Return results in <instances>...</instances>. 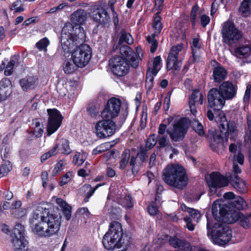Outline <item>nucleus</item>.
<instances>
[{
  "mask_svg": "<svg viewBox=\"0 0 251 251\" xmlns=\"http://www.w3.org/2000/svg\"><path fill=\"white\" fill-rule=\"evenodd\" d=\"M236 197L233 193L229 192L225 193L224 198L215 201L212 205V212L215 219L227 224H232L239 218V213L235 210H230V212H226L227 209H230L229 207Z\"/></svg>",
  "mask_w": 251,
  "mask_h": 251,
  "instance_id": "nucleus-3",
  "label": "nucleus"
},
{
  "mask_svg": "<svg viewBox=\"0 0 251 251\" xmlns=\"http://www.w3.org/2000/svg\"><path fill=\"white\" fill-rule=\"evenodd\" d=\"M208 106L216 110H221L225 105L226 100L218 89L213 88L208 93Z\"/></svg>",
  "mask_w": 251,
  "mask_h": 251,
  "instance_id": "nucleus-15",
  "label": "nucleus"
},
{
  "mask_svg": "<svg viewBox=\"0 0 251 251\" xmlns=\"http://www.w3.org/2000/svg\"><path fill=\"white\" fill-rule=\"evenodd\" d=\"M233 187L241 193L247 191V186L245 182L238 176H235L234 179L231 181Z\"/></svg>",
  "mask_w": 251,
  "mask_h": 251,
  "instance_id": "nucleus-33",
  "label": "nucleus"
},
{
  "mask_svg": "<svg viewBox=\"0 0 251 251\" xmlns=\"http://www.w3.org/2000/svg\"><path fill=\"white\" fill-rule=\"evenodd\" d=\"M239 12L244 17H247L251 13V3L249 0H244L239 8Z\"/></svg>",
  "mask_w": 251,
  "mask_h": 251,
  "instance_id": "nucleus-35",
  "label": "nucleus"
},
{
  "mask_svg": "<svg viewBox=\"0 0 251 251\" xmlns=\"http://www.w3.org/2000/svg\"><path fill=\"white\" fill-rule=\"evenodd\" d=\"M224 6L223 0H215L211 6V15H214L220 6Z\"/></svg>",
  "mask_w": 251,
  "mask_h": 251,
  "instance_id": "nucleus-58",
  "label": "nucleus"
},
{
  "mask_svg": "<svg viewBox=\"0 0 251 251\" xmlns=\"http://www.w3.org/2000/svg\"><path fill=\"white\" fill-rule=\"evenodd\" d=\"M203 95L201 91L195 90L189 97V106L191 112L194 115L197 113V107L201 105L203 101Z\"/></svg>",
  "mask_w": 251,
  "mask_h": 251,
  "instance_id": "nucleus-18",
  "label": "nucleus"
},
{
  "mask_svg": "<svg viewBox=\"0 0 251 251\" xmlns=\"http://www.w3.org/2000/svg\"><path fill=\"white\" fill-rule=\"evenodd\" d=\"M60 150L62 153L65 154H69L72 152L69 142L67 140H61V145L60 148Z\"/></svg>",
  "mask_w": 251,
  "mask_h": 251,
  "instance_id": "nucleus-49",
  "label": "nucleus"
},
{
  "mask_svg": "<svg viewBox=\"0 0 251 251\" xmlns=\"http://www.w3.org/2000/svg\"><path fill=\"white\" fill-rule=\"evenodd\" d=\"M221 33L224 42L229 46H232L241 40L243 37L242 32L235 27L234 23L230 21H226L223 24Z\"/></svg>",
  "mask_w": 251,
  "mask_h": 251,
  "instance_id": "nucleus-8",
  "label": "nucleus"
},
{
  "mask_svg": "<svg viewBox=\"0 0 251 251\" xmlns=\"http://www.w3.org/2000/svg\"><path fill=\"white\" fill-rule=\"evenodd\" d=\"M15 63L14 60H11L6 65L4 71V75L6 76L10 75L12 74Z\"/></svg>",
  "mask_w": 251,
  "mask_h": 251,
  "instance_id": "nucleus-62",
  "label": "nucleus"
},
{
  "mask_svg": "<svg viewBox=\"0 0 251 251\" xmlns=\"http://www.w3.org/2000/svg\"><path fill=\"white\" fill-rule=\"evenodd\" d=\"M121 107V100L119 99L112 98L107 101V104L101 113L103 119H111L116 117L119 113Z\"/></svg>",
  "mask_w": 251,
  "mask_h": 251,
  "instance_id": "nucleus-14",
  "label": "nucleus"
},
{
  "mask_svg": "<svg viewBox=\"0 0 251 251\" xmlns=\"http://www.w3.org/2000/svg\"><path fill=\"white\" fill-rule=\"evenodd\" d=\"M113 144H112L111 143L106 142L100 145L96 148L94 149L92 153L93 154L97 155L104 152L108 150H110L111 148L113 147Z\"/></svg>",
  "mask_w": 251,
  "mask_h": 251,
  "instance_id": "nucleus-41",
  "label": "nucleus"
},
{
  "mask_svg": "<svg viewBox=\"0 0 251 251\" xmlns=\"http://www.w3.org/2000/svg\"><path fill=\"white\" fill-rule=\"evenodd\" d=\"M134 51L127 46H122L120 48V52L124 57L127 58Z\"/></svg>",
  "mask_w": 251,
  "mask_h": 251,
  "instance_id": "nucleus-53",
  "label": "nucleus"
},
{
  "mask_svg": "<svg viewBox=\"0 0 251 251\" xmlns=\"http://www.w3.org/2000/svg\"><path fill=\"white\" fill-rule=\"evenodd\" d=\"M73 175L72 172H67L62 178L60 181V185L62 186L69 182L73 177Z\"/></svg>",
  "mask_w": 251,
  "mask_h": 251,
  "instance_id": "nucleus-59",
  "label": "nucleus"
},
{
  "mask_svg": "<svg viewBox=\"0 0 251 251\" xmlns=\"http://www.w3.org/2000/svg\"><path fill=\"white\" fill-rule=\"evenodd\" d=\"M199 10V7L197 5H194L191 10L190 20L192 26L194 27L197 23V12Z\"/></svg>",
  "mask_w": 251,
  "mask_h": 251,
  "instance_id": "nucleus-54",
  "label": "nucleus"
},
{
  "mask_svg": "<svg viewBox=\"0 0 251 251\" xmlns=\"http://www.w3.org/2000/svg\"><path fill=\"white\" fill-rule=\"evenodd\" d=\"M135 51L136 52L135 53L136 54V57L141 63L145 58V51L140 46L136 48Z\"/></svg>",
  "mask_w": 251,
  "mask_h": 251,
  "instance_id": "nucleus-60",
  "label": "nucleus"
},
{
  "mask_svg": "<svg viewBox=\"0 0 251 251\" xmlns=\"http://www.w3.org/2000/svg\"><path fill=\"white\" fill-rule=\"evenodd\" d=\"M157 74H154V73L151 71V69H148L146 73V84L149 88L152 87L154 76Z\"/></svg>",
  "mask_w": 251,
  "mask_h": 251,
  "instance_id": "nucleus-55",
  "label": "nucleus"
},
{
  "mask_svg": "<svg viewBox=\"0 0 251 251\" xmlns=\"http://www.w3.org/2000/svg\"><path fill=\"white\" fill-rule=\"evenodd\" d=\"M170 244L175 248H178L185 251H192L193 248L189 243L183 240H180L176 237H171L169 239Z\"/></svg>",
  "mask_w": 251,
  "mask_h": 251,
  "instance_id": "nucleus-25",
  "label": "nucleus"
},
{
  "mask_svg": "<svg viewBox=\"0 0 251 251\" xmlns=\"http://www.w3.org/2000/svg\"><path fill=\"white\" fill-rule=\"evenodd\" d=\"M102 244L107 250L126 251L129 246L127 239L123 237L122 226L117 222H111L108 231L104 234Z\"/></svg>",
  "mask_w": 251,
  "mask_h": 251,
  "instance_id": "nucleus-2",
  "label": "nucleus"
},
{
  "mask_svg": "<svg viewBox=\"0 0 251 251\" xmlns=\"http://www.w3.org/2000/svg\"><path fill=\"white\" fill-rule=\"evenodd\" d=\"M205 179L211 195L215 194L218 189L226 186L228 184L227 178L217 172L206 175Z\"/></svg>",
  "mask_w": 251,
  "mask_h": 251,
  "instance_id": "nucleus-10",
  "label": "nucleus"
},
{
  "mask_svg": "<svg viewBox=\"0 0 251 251\" xmlns=\"http://www.w3.org/2000/svg\"><path fill=\"white\" fill-rule=\"evenodd\" d=\"M87 158V154L84 152H77L73 158V163L75 166L81 165Z\"/></svg>",
  "mask_w": 251,
  "mask_h": 251,
  "instance_id": "nucleus-36",
  "label": "nucleus"
},
{
  "mask_svg": "<svg viewBox=\"0 0 251 251\" xmlns=\"http://www.w3.org/2000/svg\"><path fill=\"white\" fill-rule=\"evenodd\" d=\"M239 213V218L237 220L235 221L236 222L238 220H239L240 223L241 225L244 227V228H248L250 226V223L249 221V220L248 218L246 217L243 216L242 215L241 216L240 212Z\"/></svg>",
  "mask_w": 251,
  "mask_h": 251,
  "instance_id": "nucleus-57",
  "label": "nucleus"
},
{
  "mask_svg": "<svg viewBox=\"0 0 251 251\" xmlns=\"http://www.w3.org/2000/svg\"><path fill=\"white\" fill-rule=\"evenodd\" d=\"M91 58V49L86 44L76 47L71 53V59L79 68L85 67L89 63Z\"/></svg>",
  "mask_w": 251,
  "mask_h": 251,
  "instance_id": "nucleus-9",
  "label": "nucleus"
},
{
  "mask_svg": "<svg viewBox=\"0 0 251 251\" xmlns=\"http://www.w3.org/2000/svg\"><path fill=\"white\" fill-rule=\"evenodd\" d=\"M186 212H187L193 219L194 221L196 223H198L201 218V214L198 210L188 207L183 204L181 205L180 208L178 210L176 214L178 219H184V217H187L185 216Z\"/></svg>",
  "mask_w": 251,
  "mask_h": 251,
  "instance_id": "nucleus-19",
  "label": "nucleus"
},
{
  "mask_svg": "<svg viewBox=\"0 0 251 251\" xmlns=\"http://www.w3.org/2000/svg\"><path fill=\"white\" fill-rule=\"evenodd\" d=\"M147 40L151 45V51L152 53L154 52L156 50L158 46V43L155 38V35L152 34L151 36H148Z\"/></svg>",
  "mask_w": 251,
  "mask_h": 251,
  "instance_id": "nucleus-52",
  "label": "nucleus"
},
{
  "mask_svg": "<svg viewBox=\"0 0 251 251\" xmlns=\"http://www.w3.org/2000/svg\"><path fill=\"white\" fill-rule=\"evenodd\" d=\"M227 71L220 65H218L213 69V77L215 82L220 83L226 79Z\"/></svg>",
  "mask_w": 251,
  "mask_h": 251,
  "instance_id": "nucleus-27",
  "label": "nucleus"
},
{
  "mask_svg": "<svg viewBox=\"0 0 251 251\" xmlns=\"http://www.w3.org/2000/svg\"><path fill=\"white\" fill-rule=\"evenodd\" d=\"M30 133L37 138L42 136L44 132V126L38 119L32 121Z\"/></svg>",
  "mask_w": 251,
  "mask_h": 251,
  "instance_id": "nucleus-30",
  "label": "nucleus"
},
{
  "mask_svg": "<svg viewBox=\"0 0 251 251\" xmlns=\"http://www.w3.org/2000/svg\"><path fill=\"white\" fill-rule=\"evenodd\" d=\"M250 48L248 45L241 46L234 49L233 54L239 58L245 57L250 54Z\"/></svg>",
  "mask_w": 251,
  "mask_h": 251,
  "instance_id": "nucleus-34",
  "label": "nucleus"
},
{
  "mask_svg": "<svg viewBox=\"0 0 251 251\" xmlns=\"http://www.w3.org/2000/svg\"><path fill=\"white\" fill-rule=\"evenodd\" d=\"M156 142L157 140L155 135L154 134L151 135L147 139L145 147L146 149L147 150H150L156 144Z\"/></svg>",
  "mask_w": 251,
  "mask_h": 251,
  "instance_id": "nucleus-56",
  "label": "nucleus"
},
{
  "mask_svg": "<svg viewBox=\"0 0 251 251\" xmlns=\"http://www.w3.org/2000/svg\"><path fill=\"white\" fill-rule=\"evenodd\" d=\"M130 157V151L128 150H125L122 154L121 159L120 161L119 168L123 170L127 166Z\"/></svg>",
  "mask_w": 251,
  "mask_h": 251,
  "instance_id": "nucleus-44",
  "label": "nucleus"
},
{
  "mask_svg": "<svg viewBox=\"0 0 251 251\" xmlns=\"http://www.w3.org/2000/svg\"><path fill=\"white\" fill-rule=\"evenodd\" d=\"M61 219L59 214L50 213L48 208L39 205L33 210L29 223L34 233L41 237H50L59 232Z\"/></svg>",
  "mask_w": 251,
  "mask_h": 251,
  "instance_id": "nucleus-1",
  "label": "nucleus"
},
{
  "mask_svg": "<svg viewBox=\"0 0 251 251\" xmlns=\"http://www.w3.org/2000/svg\"><path fill=\"white\" fill-rule=\"evenodd\" d=\"M92 16L95 21L100 24L107 22L109 19L106 11L101 7L94 11Z\"/></svg>",
  "mask_w": 251,
  "mask_h": 251,
  "instance_id": "nucleus-28",
  "label": "nucleus"
},
{
  "mask_svg": "<svg viewBox=\"0 0 251 251\" xmlns=\"http://www.w3.org/2000/svg\"><path fill=\"white\" fill-rule=\"evenodd\" d=\"M19 83L22 89L26 92L35 88L38 84V79L34 76H27L21 79Z\"/></svg>",
  "mask_w": 251,
  "mask_h": 251,
  "instance_id": "nucleus-21",
  "label": "nucleus"
},
{
  "mask_svg": "<svg viewBox=\"0 0 251 251\" xmlns=\"http://www.w3.org/2000/svg\"><path fill=\"white\" fill-rule=\"evenodd\" d=\"M170 138L175 142H177L183 139L186 132V127L182 120H180L174 125L173 128L167 130Z\"/></svg>",
  "mask_w": 251,
  "mask_h": 251,
  "instance_id": "nucleus-16",
  "label": "nucleus"
},
{
  "mask_svg": "<svg viewBox=\"0 0 251 251\" xmlns=\"http://www.w3.org/2000/svg\"><path fill=\"white\" fill-rule=\"evenodd\" d=\"M218 90L226 100H229L235 97L237 87L232 82L226 81L221 83Z\"/></svg>",
  "mask_w": 251,
  "mask_h": 251,
  "instance_id": "nucleus-17",
  "label": "nucleus"
},
{
  "mask_svg": "<svg viewBox=\"0 0 251 251\" xmlns=\"http://www.w3.org/2000/svg\"><path fill=\"white\" fill-rule=\"evenodd\" d=\"M148 211L149 214L151 216L159 215L158 208L154 203H152L148 206Z\"/></svg>",
  "mask_w": 251,
  "mask_h": 251,
  "instance_id": "nucleus-63",
  "label": "nucleus"
},
{
  "mask_svg": "<svg viewBox=\"0 0 251 251\" xmlns=\"http://www.w3.org/2000/svg\"><path fill=\"white\" fill-rule=\"evenodd\" d=\"M12 169V166L9 161H6L0 167V177L6 176Z\"/></svg>",
  "mask_w": 251,
  "mask_h": 251,
  "instance_id": "nucleus-47",
  "label": "nucleus"
},
{
  "mask_svg": "<svg viewBox=\"0 0 251 251\" xmlns=\"http://www.w3.org/2000/svg\"><path fill=\"white\" fill-rule=\"evenodd\" d=\"M13 238H25V228L21 224L16 225L13 229Z\"/></svg>",
  "mask_w": 251,
  "mask_h": 251,
  "instance_id": "nucleus-45",
  "label": "nucleus"
},
{
  "mask_svg": "<svg viewBox=\"0 0 251 251\" xmlns=\"http://www.w3.org/2000/svg\"><path fill=\"white\" fill-rule=\"evenodd\" d=\"M183 44H179L173 46L169 52L167 60V68L168 70H173V74L176 75L181 67V60L185 55Z\"/></svg>",
  "mask_w": 251,
  "mask_h": 251,
  "instance_id": "nucleus-7",
  "label": "nucleus"
},
{
  "mask_svg": "<svg viewBox=\"0 0 251 251\" xmlns=\"http://www.w3.org/2000/svg\"><path fill=\"white\" fill-rule=\"evenodd\" d=\"M161 59L159 56H156L153 60V66L151 69V71L154 73V74H157L160 70L161 65Z\"/></svg>",
  "mask_w": 251,
  "mask_h": 251,
  "instance_id": "nucleus-48",
  "label": "nucleus"
},
{
  "mask_svg": "<svg viewBox=\"0 0 251 251\" xmlns=\"http://www.w3.org/2000/svg\"><path fill=\"white\" fill-rule=\"evenodd\" d=\"M191 48L192 51L193 62L199 61L201 57L202 44L198 38L193 39Z\"/></svg>",
  "mask_w": 251,
  "mask_h": 251,
  "instance_id": "nucleus-22",
  "label": "nucleus"
},
{
  "mask_svg": "<svg viewBox=\"0 0 251 251\" xmlns=\"http://www.w3.org/2000/svg\"><path fill=\"white\" fill-rule=\"evenodd\" d=\"M223 131H216L213 135L212 138L210 142L211 148L215 151H218L223 147Z\"/></svg>",
  "mask_w": 251,
  "mask_h": 251,
  "instance_id": "nucleus-23",
  "label": "nucleus"
},
{
  "mask_svg": "<svg viewBox=\"0 0 251 251\" xmlns=\"http://www.w3.org/2000/svg\"><path fill=\"white\" fill-rule=\"evenodd\" d=\"M103 184H97L95 188H93L91 185L90 184H85L84 185L83 188L85 192H87V196L84 199V201L85 202H88L90 198L94 194L95 191L100 186H102Z\"/></svg>",
  "mask_w": 251,
  "mask_h": 251,
  "instance_id": "nucleus-39",
  "label": "nucleus"
},
{
  "mask_svg": "<svg viewBox=\"0 0 251 251\" xmlns=\"http://www.w3.org/2000/svg\"><path fill=\"white\" fill-rule=\"evenodd\" d=\"M64 165V162L63 160L58 161L55 166V167L52 171L53 176L57 175L60 172L63 170Z\"/></svg>",
  "mask_w": 251,
  "mask_h": 251,
  "instance_id": "nucleus-64",
  "label": "nucleus"
},
{
  "mask_svg": "<svg viewBox=\"0 0 251 251\" xmlns=\"http://www.w3.org/2000/svg\"><path fill=\"white\" fill-rule=\"evenodd\" d=\"M13 244L15 251H26L27 242L25 238H13Z\"/></svg>",
  "mask_w": 251,
  "mask_h": 251,
  "instance_id": "nucleus-32",
  "label": "nucleus"
},
{
  "mask_svg": "<svg viewBox=\"0 0 251 251\" xmlns=\"http://www.w3.org/2000/svg\"><path fill=\"white\" fill-rule=\"evenodd\" d=\"M118 203L126 208H130L133 207V203L129 196H122L117 199Z\"/></svg>",
  "mask_w": 251,
  "mask_h": 251,
  "instance_id": "nucleus-40",
  "label": "nucleus"
},
{
  "mask_svg": "<svg viewBox=\"0 0 251 251\" xmlns=\"http://www.w3.org/2000/svg\"><path fill=\"white\" fill-rule=\"evenodd\" d=\"M109 66L113 73L119 76L126 75L129 72V65L123 57L115 56L109 61Z\"/></svg>",
  "mask_w": 251,
  "mask_h": 251,
  "instance_id": "nucleus-11",
  "label": "nucleus"
},
{
  "mask_svg": "<svg viewBox=\"0 0 251 251\" xmlns=\"http://www.w3.org/2000/svg\"><path fill=\"white\" fill-rule=\"evenodd\" d=\"M72 60H67L65 61L63 65V70L66 74H72L74 73L78 67L77 66L75 65L74 63H72Z\"/></svg>",
  "mask_w": 251,
  "mask_h": 251,
  "instance_id": "nucleus-42",
  "label": "nucleus"
},
{
  "mask_svg": "<svg viewBox=\"0 0 251 251\" xmlns=\"http://www.w3.org/2000/svg\"><path fill=\"white\" fill-rule=\"evenodd\" d=\"M229 207H230V208L227 209L226 212H230V210H233V209L239 212L237 210H243L246 208L247 204L242 198L237 197Z\"/></svg>",
  "mask_w": 251,
  "mask_h": 251,
  "instance_id": "nucleus-31",
  "label": "nucleus"
},
{
  "mask_svg": "<svg viewBox=\"0 0 251 251\" xmlns=\"http://www.w3.org/2000/svg\"><path fill=\"white\" fill-rule=\"evenodd\" d=\"M55 201L62 211L66 220L69 221L72 216V207L61 198H56Z\"/></svg>",
  "mask_w": 251,
  "mask_h": 251,
  "instance_id": "nucleus-29",
  "label": "nucleus"
},
{
  "mask_svg": "<svg viewBox=\"0 0 251 251\" xmlns=\"http://www.w3.org/2000/svg\"><path fill=\"white\" fill-rule=\"evenodd\" d=\"M22 0H17L9 5V9L13 11L14 13H20L25 11V9L22 3Z\"/></svg>",
  "mask_w": 251,
  "mask_h": 251,
  "instance_id": "nucleus-38",
  "label": "nucleus"
},
{
  "mask_svg": "<svg viewBox=\"0 0 251 251\" xmlns=\"http://www.w3.org/2000/svg\"><path fill=\"white\" fill-rule=\"evenodd\" d=\"M49 44L50 41L49 39L45 37L38 41L36 43V46L40 50H45L46 51L47 48L49 45Z\"/></svg>",
  "mask_w": 251,
  "mask_h": 251,
  "instance_id": "nucleus-51",
  "label": "nucleus"
},
{
  "mask_svg": "<svg viewBox=\"0 0 251 251\" xmlns=\"http://www.w3.org/2000/svg\"><path fill=\"white\" fill-rule=\"evenodd\" d=\"M133 42V39L130 34L127 33L124 30L121 31L119 40L120 44L126 43L130 45L132 44Z\"/></svg>",
  "mask_w": 251,
  "mask_h": 251,
  "instance_id": "nucleus-43",
  "label": "nucleus"
},
{
  "mask_svg": "<svg viewBox=\"0 0 251 251\" xmlns=\"http://www.w3.org/2000/svg\"><path fill=\"white\" fill-rule=\"evenodd\" d=\"M116 124L112 120L103 119L96 123L95 129L97 135L100 138H105L114 134Z\"/></svg>",
  "mask_w": 251,
  "mask_h": 251,
  "instance_id": "nucleus-12",
  "label": "nucleus"
},
{
  "mask_svg": "<svg viewBox=\"0 0 251 251\" xmlns=\"http://www.w3.org/2000/svg\"><path fill=\"white\" fill-rule=\"evenodd\" d=\"M244 143L251 150V115L247 116V126L244 129Z\"/></svg>",
  "mask_w": 251,
  "mask_h": 251,
  "instance_id": "nucleus-26",
  "label": "nucleus"
},
{
  "mask_svg": "<svg viewBox=\"0 0 251 251\" xmlns=\"http://www.w3.org/2000/svg\"><path fill=\"white\" fill-rule=\"evenodd\" d=\"M126 61L128 63L129 67L131 66L134 69L138 68L140 62L136 57V54L133 52L130 56L126 58Z\"/></svg>",
  "mask_w": 251,
  "mask_h": 251,
  "instance_id": "nucleus-46",
  "label": "nucleus"
},
{
  "mask_svg": "<svg viewBox=\"0 0 251 251\" xmlns=\"http://www.w3.org/2000/svg\"><path fill=\"white\" fill-rule=\"evenodd\" d=\"M192 126L199 135L202 136L204 134L203 126L198 120H194L192 122Z\"/></svg>",
  "mask_w": 251,
  "mask_h": 251,
  "instance_id": "nucleus-50",
  "label": "nucleus"
},
{
  "mask_svg": "<svg viewBox=\"0 0 251 251\" xmlns=\"http://www.w3.org/2000/svg\"><path fill=\"white\" fill-rule=\"evenodd\" d=\"M78 215L83 217L84 218H88L91 216V213L87 207L79 208L77 211Z\"/></svg>",
  "mask_w": 251,
  "mask_h": 251,
  "instance_id": "nucleus-61",
  "label": "nucleus"
},
{
  "mask_svg": "<svg viewBox=\"0 0 251 251\" xmlns=\"http://www.w3.org/2000/svg\"><path fill=\"white\" fill-rule=\"evenodd\" d=\"M87 18V14L86 11L79 9L73 13L71 15V21L75 25H83Z\"/></svg>",
  "mask_w": 251,
  "mask_h": 251,
  "instance_id": "nucleus-24",
  "label": "nucleus"
},
{
  "mask_svg": "<svg viewBox=\"0 0 251 251\" xmlns=\"http://www.w3.org/2000/svg\"><path fill=\"white\" fill-rule=\"evenodd\" d=\"M161 18L159 16V13H156L154 16V20L153 22V27L154 29V32L153 34H158L160 32L162 29V25L161 22Z\"/></svg>",
  "mask_w": 251,
  "mask_h": 251,
  "instance_id": "nucleus-37",
  "label": "nucleus"
},
{
  "mask_svg": "<svg viewBox=\"0 0 251 251\" xmlns=\"http://www.w3.org/2000/svg\"><path fill=\"white\" fill-rule=\"evenodd\" d=\"M219 129L220 131L222 130L223 131V135H225L226 141L228 137H229L231 140L235 139L238 134L237 126L236 124L233 122H229L226 124V129L223 124H220Z\"/></svg>",
  "mask_w": 251,
  "mask_h": 251,
  "instance_id": "nucleus-20",
  "label": "nucleus"
},
{
  "mask_svg": "<svg viewBox=\"0 0 251 251\" xmlns=\"http://www.w3.org/2000/svg\"><path fill=\"white\" fill-rule=\"evenodd\" d=\"M74 26L70 23L66 24L62 29L60 42L65 51H69L71 49L84 41L85 36L83 29L80 27L76 29L75 33H78L77 36H74Z\"/></svg>",
  "mask_w": 251,
  "mask_h": 251,
  "instance_id": "nucleus-6",
  "label": "nucleus"
},
{
  "mask_svg": "<svg viewBox=\"0 0 251 251\" xmlns=\"http://www.w3.org/2000/svg\"><path fill=\"white\" fill-rule=\"evenodd\" d=\"M47 112L49 118L47 133L48 136H50L59 128L62 124L63 117L60 112L56 109H49Z\"/></svg>",
  "mask_w": 251,
  "mask_h": 251,
  "instance_id": "nucleus-13",
  "label": "nucleus"
},
{
  "mask_svg": "<svg viewBox=\"0 0 251 251\" xmlns=\"http://www.w3.org/2000/svg\"><path fill=\"white\" fill-rule=\"evenodd\" d=\"M206 226L207 236L214 244L224 246L231 239V230L226 225L207 219Z\"/></svg>",
  "mask_w": 251,
  "mask_h": 251,
  "instance_id": "nucleus-4",
  "label": "nucleus"
},
{
  "mask_svg": "<svg viewBox=\"0 0 251 251\" xmlns=\"http://www.w3.org/2000/svg\"><path fill=\"white\" fill-rule=\"evenodd\" d=\"M163 179L169 185L178 189L185 187L188 180L184 168L175 164L169 165L165 168L163 173Z\"/></svg>",
  "mask_w": 251,
  "mask_h": 251,
  "instance_id": "nucleus-5",
  "label": "nucleus"
}]
</instances>
